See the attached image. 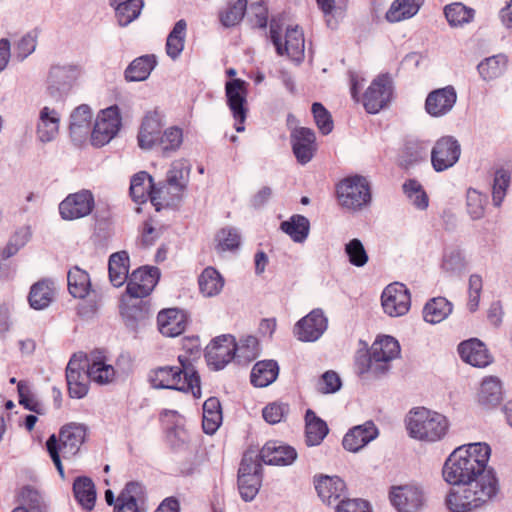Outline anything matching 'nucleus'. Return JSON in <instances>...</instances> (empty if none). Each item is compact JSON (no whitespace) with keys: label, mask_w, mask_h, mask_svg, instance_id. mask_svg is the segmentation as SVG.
<instances>
[{"label":"nucleus","mask_w":512,"mask_h":512,"mask_svg":"<svg viewBox=\"0 0 512 512\" xmlns=\"http://www.w3.org/2000/svg\"><path fill=\"white\" fill-rule=\"evenodd\" d=\"M491 448L487 443L476 442L457 447L446 459L443 477L446 482L459 485L461 482L479 480L486 475H495L487 469Z\"/></svg>","instance_id":"f257e3e1"},{"label":"nucleus","mask_w":512,"mask_h":512,"mask_svg":"<svg viewBox=\"0 0 512 512\" xmlns=\"http://www.w3.org/2000/svg\"><path fill=\"white\" fill-rule=\"evenodd\" d=\"M178 366H162L150 371L149 382L157 389H171L201 396L200 376L190 356H178Z\"/></svg>","instance_id":"f03ea898"},{"label":"nucleus","mask_w":512,"mask_h":512,"mask_svg":"<svg viewBox=\"0 0 512 512\" xmlns=\"http://www.w3.org/2000/svg\"><path fill=\"white\" fill-rule=\"evenodd\" d=\"M498 491L495 475H486L479 480L461 482L451 489L446 504L451 512H470L492 499Z\"/></svg>","instance_id":"7ed1b4c3"},{"label":"nucleus","mask_w":512,"mask_h":512,"mask_svg":"<svg viewBox=\"0 0 512 512\" xmlns=\"http://www.w3.org/2000/svg\"><path fill=\"white\" fill-rule=\"evenodd\" d=\"M450 427L446 416L425 407H417L409 412L407 430L409 435L424 442L441 441L448 434Z\"/></svg>","instance_id":"20e7f679"},{"label":"nucleus","mask_w":512,"mask_h":512,"mask_svg":"<svg viewBox=\"0 0 512 512\" xmlns=\"http://www.w3.org/2000/svg\"><path fill=\"white\" fill-rule=\"evenodd\" d=\"M86 438L84 425L69 423L63 426L58 436L52 434L47 442V451L61 477H64V468L60 453L64 459L74 457L80 450Z\"/></svg>","instance_id":"39448f33"},{"label":"nucleus","mask_w":512,"mask_h":512,"mask_svg":"<svg viewBox=\"0 0 512 512\" xmlns=\"http://www.w3.org/2000/svg\"><path fill=\"white\" fill-rule=\"evenodd\" d=\"M400 351V345L395 338L387 335L377 338L369 354L357 359L358 373H367L374 377L384 375L390 369L391 361L399 357Z\"/></svg>","instance_id":"423d86ee"},{"label":"nucleus","mask_w":512,"mask_h":512,"mask_svg":"<svg viewBox=\"0 0 512 512\" xmlns=\"http://www.w3.org/2000/svg\"><path fill=\"white\" fill-rule=\"evenodd\" d=\"M261 472L262 465L257 453L253 450L246 451L238 469V489L244 501H252L258 494L262 482Z\"/></svg>","instance_id":"0eeeda50"},{"label":"nucleus","mask_w":512,"mask_h":512,"mask_svg":"<svg viewBox=\"0 0 512 512\" xmlns=\"http://www.w3.org/2000/svg\"><path fill=\"white\" fill-rule=\"evenodd\" d=\"M340 205L349 210H360L371 200L370 186L366 178L355 175L341 180L336 188Z\"/></svg>","instance_id":"6e6552de"},{"label":"nucleus","mask_w":512,"mask_h":512,"mask_svg":"<svg viewBox=\"0 0 512 512\" xmlns=\"http://www.w3.org/2000/svg\"><path fill=\"white\" fill-rule=\"evenodd\" d=\"M270 38L279 56L287 55L295 61H300L304 57V34L298 26L287 28L284 41H282L280 26L272 23Z\"/></svg>","instance_id":"1a4fd4ad"},{"label":"nucleus","mask_w":512,"mask_h":512,"mask_svg":"<svg viewBox=\"0 0 512 512\" xmlns=\"http://www.w3.org/2000/svg\"><path fill=\"white\" fill-rule=\"evenodd\" d=\"M225 94L227 105L235 120V129L237 132L245 130V120L247 118V94L248 83L242 79H233L225 84Z\"/></svg>","instance_id":"9d476101"},{"label":"nucleus","mask_w":512,"mask_h":512,"mask_svg":"<svg viewBox=\"0 0 512 512\" xmlns=\"http://www.w3.org/2000/svg\"><path fill=\"white\" fill-rule=\"evenodd\" d=\"M85 367L86 354L83 352L73 354L65 371L68 394L71 398H84L89 391L90 379Z\"/></svg>","instance_id":"9b49d317"},{"label":"nucleus","mask_w":512,"mask_h":512,"mask_svg":"<svg viewBox=\"0 0 512 512\" xmlns=\"http://www.w3.org/2000/svg\"><path fill=\"white\" fill-rule=\"evenodd\" d=\"M121 127L120 110L117 105L101 110L91 133V143L101 147L110 142Z\"/></svg>","instance_id":"f8f14e48"},{"label":"nucleus","mask_w":512,"mask_h":512,"mask_svg":"<svg viewBox=\"0 0 512 512\" xmlns=\"http://www.w3.org/2000/svg\"><path fill=\"white\" fill-rule=\"evenodd\" d=\"M234 336L227 334L214 338L205 349V358L209 366L215 370L224 368L235 357H241Z\"/></svg>","instance_id":"ddd939ff"},{"label":"nucleus","mask_w":512,"mask_h":512,"mask_svg":"<svg viewBox=\"0 0 512 512\" xmlns=\"http://www.w3.org/2000/svg\"><path fill=\"white\" fill-rule=\"evenodd\" d=\"M393 95L392 81L388 75H380L374 79L363 94L362 102L365 110L376 114L385 108Z\"/></svg>","instance_id":"4468645a"},{"label":"nucleus","mask_w":512,"mask_h":512,"mask_svg":"<svg viewBox=\"0 0 512 512\" xmlns=\"http://www.w3.org/2000/svg\"><path fill=\"white\" fill-rule=\"evenodd\" d=\"M381 305L390 317L405 315L411 306V295L408 288L399 282L389 284L382 292Z\"/></svg>","instance_id":"2eb2a0df"},{"label":"nucleus","mask_w":512,"mask_h":512,"mask_svg":"<svg viewBox=\"0 0 512 512\" xmlns=\"http://www.w3.org/2000/svg\"><path fill=\"white\" fill-rule=\"evenodd\" d=\"M460 154V144L454 137H441L431 150V163L434 170L442 172L453 167L458 162Z\"/></svg>","instance_id":"dca6fc26"},{"label":"nucleus","mask_w":512,"mask_h":512,"mask_svg":"<svg viewBox=\"0 0 512 512\" xmlns=\"http://www.w3.org/2000/svg\"><path fill=\"white\" fill-rule=\"evenodd\" d=\"M94 196L89 190L69 194L60 204L59 213L65 220H76L89 215L94 209Z\"/></svg>","instance_id":"f3484780"},{"label":"nucleus","mask_w":512,"mask_h":512,"mask_svg":"<svg viewBox=\"0 0 512 512\" xmlns=\"http://www.w3.org/2000/svg\"><path fill=\"white\" fill-rule=\"evenodd\" d=\"M159 280L157 268H138L129 277L126 292L133 298H144L150 295Z\"/></svg>","instance_id":"a211bd4d"},{"label":"nucleus","mask_w":512,"mask_h":512,"mask_svg":"<svg viewBox=\"0 0 512 512\" xmlns=\"http://www.w3.org/2000/svg\"><path fill=\"white\" fill-rule=\"evenodd\" d=\"M327 328V318L320 309H314L301 320L294 328V334L303 342L316 341Z\"/></svg>","instance_id":"6ab92c4d"},{"label":"nucleus","mask_w":512,"mask_h":512,"mask_svg":"<svg viewBox=\"0 0 512 512\" xmlns=\"http://www.w3.org/2000/svg\"><path fill=\"white\" fill-rule=\"evenodd\" d=\"M291 145L298 163L307 164L317 150L316 135L310 128H297L291 133Z\"/></svg>","instance_id":"aec40b11"},{"label":"nucleus","mask_w":512,"mask_h":512,"mask_svg":"<svg viewBox=\"0 0 512 512\" xmlns=\"http://www.w3.org/2000/svg\"><path fill=\"white\" fill-rule=\"evenodd\" d=\"M390 500L399 512H417L423 506L424 496L418 487L405 485L394 487Z\"/></svg>","instance_id":"412c9836"},{"label":"nucleus","mask_w":512,"mask_h":512,"mask_svg":"<svg viewBox=\"0 0 512 512\" xmlns=\"http://www.w3.org/2000/svg\"><path fill=\"white\" fill-rule=\"evenodd\" d=\"M457 100L453 86L431 91L425 101V110L432 117H441L449 113Z\"/></svg>","instance_id":"4be33fe9"},{"label":"nucleus","mask_w":512,"mask_h":512,"mask_svg":"<svg viewBox=\"0 0 512 512\" xmlns=\"http://www.w3.org/2000/svg\"><path fill=\"white\" fill-rule=\"evenodd\" d=\"M458 352L464 362L474 367L484 368L493 362V357L486 345L477 338L461 342Z\"/></svg>","instance_id":"5701e85b"},{"label":"nucleus","mask_w":512,"mask_h":512,"mask_svg":"<svg viewBox=\"0 0 512 512\" xmlns=\"http://www.w3.org/2000/svg\"><path fill=\"white\" fill-rule=\"evenodd\" d=\"M258 460L268 465H290L297 457L296 450L277 441L267 442L259 453Z\"/></svg>","instance_id":"b1692460"},{"label":"nucleus","mask_w":512,"mask_h":512,"mask_svg":"<svg viewBox=\"0 0 512 512\" xmlns=\"http://www.w3.org/2000/svg\"><path fill=\"white\" fill-rule=\"evenodd\" d=\"M86 366L89 379L98 384H108L115 377V369L107 363L106 356L101 351H93L86 355Z\"/></svg>","instance_id":"393cba45"},{"label":"nucleus","mask_w":512,"mask_h":512,"mask_svg":"<svg viewBox=\"0 0 512 512\" xmlns=\"http://www.w3.org/2000/svg\"><path fill=\"white\" fill-rule=\"evenodd\" d=\"M157 324L162 335L177 337L185 331L187 317L185 313L179 309H164L158 313Z\"/></svg>","instance_id":"a878e982"},{"label":"nucleus","mask_w":512,"mask_h":512,"mask_svg":"<svg viewBox=\"0 0 512 512\" xmlns=\"http://www.w3.org/2000/svg\"><path fill=\"white\" fill-rule=\"evenodd\" d=\"M378 435V429L372 421L350 429L344 436L342 445L350 452H358Z\"/></svg>","instance_id":"bb28decb"},{"label":"nucleus","mask_w":512,"mask_h":512,"mask_svg":"<svg viewBox=\"0 0 512 512\" xmlns=\"http://www.w3.org/2000/svg\"><path fill=\"white\" fill-rule=\"evenodd\" d=\"M163 123L157 112L148 113L140 126L138 145L142 149L152 148L160 139Z\"/></svg>","instance_id":"cd10ccee"},{"label":"nucleus","mask_w":512,"mask_h":512,"mask_svg":"<svg viewBox=\"0 0 512 512\" xmlns=\"http://www.w3.org/2000/svg\"><path fill=\"white\" fill-rule=\"evenodd\" d=\"M143 497V487L137 482H128L117 497L114 512H145L138 504Z\"/></svg>","instance_id":"c85d7f7f"},{"label":"nucleus","mask_w":512,"mask_h":512,"mask_svg":"<svg viewBox=\"0 0 512 512\" xmlns=\"http://www.w3.org/2000/svg\"><path fill=\"white\" fill-rule=\"evenodd\" d=\"M315 489L324 503L337 502L345 492V483L337 476H321L315 481Z\"/></svg>","instance_id":"c756f323"},{"label":"nucleus","mask_w":512,"mask_h":512,"mask_svg":"<svg viewBox=\"0 0 512 512\" xmlns=\"http://www.w3.org/2000/svg\"><path fill=\"white\" fill-rule=\"evenodd\" d=\"M60 115L55 109L44 107L40 111L37 135L42 142L52 141L59 132Z\"/></svg>","instance_id":"7c9ffc66"},{"label":"nucleus","mask_w":512,"mask_h":512,"mask_svg":"<svg viewBox=\"0 0 512 512\" xmlns=\"http://www.w3.org/2000/svg\"><path fill=\"white\" fill-rule=\"evenodd\" d=\"M328 432L326 422L319 418L313 410L308 409L305 414L306 444L308 446L320 445Z\"/></svg>","instance_id":"2f4dec72"},{"label":"nucleus","mask_w":512,"mask_h":512,"mask_svg":"<svg viewBox=\"0 0 512 512\" xmlns=\"http://www.w3.org/2000/svg\"><path fill=\"white\" fill-rule=\"evenodd\" d=\"M55 289L53 282L47 279L39 280L34 283L28 295L30 306L35 310H42L53 301Z\"/></svg>","instance_id":"473e14b6"},{"label":"nucleus","mask_w":512,"mask_h":512,"mask_svg":"<svg viewBox=\"0 0 512 512\" xmlns=\"http://www.w3.org/2000/svg\"><path fill=\"white\" fill-rule=\"evenodd\" d=\"M477 400L479 404L484 407H493L500 403L502 400V384L499 378L489 376L481 382Z\"/></svg>","instance_id":"72a5a7b5"},{"label":"nucleus","mask_w":512,"mask_h":512,"mask_svg":"<svg viewBox=\"0 0 512 512\" xmlns=\"http://www.w3.org/2000/svg\"><path fill=\"white\" fill-rule=\"evenodd\" d=\"M76 501L86 511H91L96 502V489L93 481L86 476L77 477L73 483Z\"/></svg>","instance_id":"f704fd0d"},{"label":"nucleus","mask_w":512,"mask_h":512,"mask_svg":"<svg viewBox=\"0 0 512 512\" xmlns=\"http://www.w3.org/2000/svg\"><path fill=\"white\" fill-rule=\"evenodd\" d=\"M129 256L127 252L121 251L114 253L109 258L108 272L113 286H122L128 278Z\"/></svg>","instance_id":"c9c22d12"},{"label":"nucleus","mask_w":512,"mask_h":512,"mask_svg":"<svg viewBox=\"0 0 512 512\" xmlns=\"http://www.w3.org/2000/svg\"><path fill=\"white\" fill-rule=\"evenodd\" d=\"M222 423V409L218 398L210 397L203 404V431L208 434H214Z\"/></svg>","instance_id":"e433bc0d"},{"label":"nucleus","mask_w":512,"mask_h":512,"mask_svg":"<svg viewBox=\"0 0 512 512\" xmlns=\"http://www.w3.org/2000/svg\"><path fill=\"white\" fill-rule=\"evenodd\" d=\"M154 184L152 177L145 171L135 174L130 183V195L135 203L142 204L151 200Z\"/></svg>","instance_id":"4c0bfd02"},{"label":"nucleus","mask_w":512,"mask_h":512,"mask_svg":"<svg viewBox=\"0 0 512 512\" xmlns=\"http://www.w3.org/2000/svg\"><path fill=\"white\" fill-rule=\"evenodd\" d=\"M278 372L279 367L276 361H259L252 369L251 383L256 387H266L276 380Z\"/></svg>","instance_id":"58836bf2"},{"label":"nucleus","mask_w":512,"mask_h":512,"mask_svg":"<svg viewBox=\"0 0 512 512\" xmlns=\"http://www.w3.org/2000/svg\"><path fill=\"white\" fill-rule=\"evenodd\" d=\"M157 61L154 55H143L134 59L125 70L127 81H143L148 78Z\"/></svg>","instance_id":"ea45409f"},{"label":"nucleus","mask_w":512,"mask_h":512,"mask_svg":"<svg viewBox=\"0 0 512 512\" xmlns=\"http://www.w3.org/2000/svg\"><path fill=\"white\" fill-rule=\"evenodd\" d=\"M452 312V304L444 297L429 300L423 308V318L431 324L440 323Z\"/></svg>","instance_id":"a19ab883"},{"label":"nucleus","mask_w":512,"mask_h":512,"mask_svg":"<svg viewBox=\"0 0 512 512\" xmlns=\"http://www.w3.org/2000/svg\"><path fill=\"white\" fill-rule=\"evenodd\" d=\"M423 4V0H395L386 13L389 22H399L413 17Z\"/></svg>","instance_id":"79ce46f5"},{"label":"nucleus","mask_w":512,"mask_h":512,"mask_svg":"<svg viewBox=\"0 0 512 512\" xmlns=\"http://www.w3.org/2000/svg\"><path fill=\"white\" fill-rule=\"evenodd\" d=\"M200 292L206 297L218 295L224 286V279L213 267L205 268L198 278Z\"/></svg>","instance_id":"37998d69"},{"label":"nucleus","mask_w":512,"mask_h":512,"mask_svg":"<svg viewBox=\"0 0 512 512\" xmlns=\"http://www.w3.org/2000/svg\"><path fill=\"white\" fill-rule=\"evenodd\" d=\"M190 169L182 161H174L167 172L166 183L173 189V194L182 196L188 182Z\"/></svg>","instance_id":"c03bdc74"},{"label":"nucleus","mask_w":512,"mask_h":512,"mask_svg":"<svg viewBox=\"0 0 512 512\" xmlns=\"http://www.w3.org/2000/svg\"><path fill=\"white\" fill-rule=\"evenodd\" d=\"M68 290L75 298H84L89 293L91 283L88 273L79 267H73L67 275Z\"/></svg>","instance_id":"a18cd8bd"},{"label":"nucleus","mask_w":512,"mask_h":512,"mask_svg":"<svg viewBox=\"0 0 512 512\" xmlns=\"http://www.w3.org/2000/svg\"><path fill=\"white\" fill-rule=\"evenodd\" d=\"M444 14L451 27H462L473 21L475 10L460 2H455L445 6Z\"/></svg>","instance_id":"49530a36"},{"label":"nucleus","mask_w":512,"mask_h":512,"mask_svg":"<svg viewBox=\"0 0 512 512\" xmlns=\"http://www.w3.org/2000/svg\"><path fill=\"white\" fill-rule=\"evenodd\" d=\"M280 227L293 241L301 243L308 237L310 223L306 217L297 214L289 220L283 221Z\"/></svg>","instance_id":"de8ad7c7"},{"label":"nucleus","mask_w":512,"mask_h":512,"mask_svg":"<svg viewBox=\"0 0 512 512\" xmlns=\"http://www.w3.org/2000/svg\"><path fill=\"white\" fill-rule=\"evenodd\" d=\"M186 27L185 20L177 21L167 37L166 53L173 60L177 59L184 49Z\"/></svg>","instance_id":"09e8293b"},{"label":"nucleus","mask_w":512,"mask_h":512,"mask_svg":"<svg viewBox=\"0 0 512 512\" xmlns=\"http://www.w3.org/2000/svg\"><path fill=\"white\" fill-rule=\"evenodd\" d=\"M506 69L507 58L501 54L486 58L478 65L479 74L487 81L500 77Z\"/></svg>","instance_id":"8fccbe9b"},{"label":"nucleus","mask_w":512,"mask_h":512,"mask_svg":"<svg viewBox=\"0 0 512 512\" xmlns=\"http://www.w3.org/2000/svg\"><path fill=\"white\" fill-rule=\"evenodd\" d=\"M115 11L120 26H127L134 21L140 14L143 1L142 0H125L117 1Z\"/></svg>","instance_id":"3c124183"},{"label":"nucleus","mask_w":512,"mask_h":512,"mask_svg":"<svg viewBox=\"0 0 512 512\" xmlns=\"http://www.w3.org/2000/svg\"><path fill=\"white\" fill-rule=\"evenodd\" d=\"M18 507H24L29 512H46L47 507L40 493L29 487H23L18 495Z\"/></svg>","instance_id":"603ef678"},{"label":"nucleus","mask_w":512,"mask_h":512,"mask_svg":"<svg viewBox=\"0 0 512 512\" xmlns=\"http://www.w3.org/2000/svg\"><path fill=\"white\" fill-rule=\"evenodd\" d=\"M92 121V111L91 108L82 104L78 106L71 114L70 121V131L73 134H83L88 133L90 130Z\"/></svg>","instance_id":"864d4df0"},{"label":"nucleus","mask_w":512,"mask_h":512,"mask_svg":"<svg viewBox=\"0 0 512 512\" xmlns=\"http://www.w3.org/2000/svg\"><path fill=\"white\" fill-rule=\"evenodd\" d=\"M247 0H236L228 4L220 14V21L225 27H231L239 23L246 11Z\"/></svg>","instance_id":"5fc2aeb1"},{"label":"nucleus","mask_w":512,"mask_h":512,"mask_svg":"<svg viewBox=\"0 0 512 512\" xmlns=\"http://www.w3.org/2000/svg\"><path fill=\"white\" fill-rule=\"evenodd\" d=\"M182 196H176L173 194V189L166 182L160 187L155 188L152 192L151 203L155 206L156 210L159 211L163 207L175 205Z\"/></svg>","instance_id":"6e6d98bb"},{"label":"nucleus","mask_w":512,"mask_h":512,"mask_svg":"<svg viewBox=\"0 0 512 512\" xmlns=\"http://www.w3.org/2000/svg\"><path fill=\"white\" fill-rule=\"evenodd\" d=\"M345 253L349 262L355 267H363L368 263L369 256L362 242L354 238L345 245Z\"/></svg>","instance_id":"4d7b16f0"},{"label":"nucleus","mask_w":512,"mask_h":512,"mask_svg":"<svg viewBox=\"0 0 512 512\" xmlns=\"http://www.w3.org/2000/svg\"><path fill=\"white\" fill-rule=\"evenodd\" d=\"M510 184V174L504 169H499L495 172L492 199L495 206H500L504 200L507 188Z\"/></svg>","instance_id":"13d9d810"},{"label":"nucleus","mask_w":512,"mask_h":512,"mask_svg":"<svg viewBox=\"0 0 512 512\" xmlns=\"http://www.w3.org/2000/svg\"><path fill=\"white\" fill-rule=\"evenodd\" d=\"M487 196L475 189L467 191V211L471 218L480 219L484 215Z\"/></svg>","instance_id":"bf43d9fd"},{"label":"nucleus","mask_w":512,"mask_h":512,"mask_svg":"<svg viewBox=\"0 0 512 512\" xmlns=\"http://www.w3.org/2000/svg\"><path fill=\"white\" fill-rule=\"evenodd\" d=\"M312 114L319 131L327 135L333 130V120L330 112L319 102L312 104Z\"/></svg>","instance_id":"052dcab7"},{"label":"nucleus","mask_w":512,"mask_h":512,"mask_svg":"<svg viewBox=\"0 0 512 512\" xmlns=\"http://www.w3.org/2000/svg\"><path fill=\"white\" fill-rule=\"evenodd\" d=\"M183 142V132L179 127H170L160 136L159 144L164 152L176 151Z\"/></svg>","instance_id":"680f3d73"},{"label":"nucleus","mask_w":512,"mask_h":512,"mask_svg":"<svg viewBox=\"0 0 512 512\" xmlns=\"http://www.w3.org/2000/svg\"><path fill=\"white\" fill-rule=\"evenodd\" d=\"M218 252L233 251L240 245V236L233 229H222L217 235Z\"/></svg>","instance_id":"e2e57ef3"},{"label":"nucleus","mask_w":512,"mask_h":512,"mask_svg":"<svg viewBox=\"0 0 512 512\" xmlns=\"http://www.w3.org/2000/svg\"><path fill=\"white\" fill-rule=\"evenodd\" d=\"M82 69L78 65L54 67L51 76L58 79L63 85H72L81 75Z\"/></svg>","instance_id":"0e129e2a"},{"label":"nucleus","mask_w":512,"mask_h":512,"mask_svg":"<svg viewBox=\"0 0 512 512\" xmlns=\"http://www.w3.org/2000/svg\"><path fill=\"white\" fill-rule=\"evenodd\" d=\"M427 157V147L418 142L409 143L405 147V152L402 157L403 165L407 168L415 163H418Z\"/></svg>","instance_id":"69168bd1"},{"label":"nucleus","mask_w":512,"mask_h":512,"mask_svg":"<svg viewBox=\"0 0 512 512\" xmlns=\"http://www.w3.org/2000/svg\"><path fill=\"white\" fill-rule=\"evenodd\" d=\"M342 382L339 375L329 370L322 374L317 382V390L322 394H331L341 388Z\"/></svg>","instance_id":"338daca9"},{"label":"nucleus","mask_w":512,"mask_h":512,"mask_svg":"<svg viewBox=\"0 0 512 512\" xmlns=\"http://www.w3.org/2000/svg\"><path fill=\"white\" fill-rule=\"evenodd\" d=\"M288 405L278 402L269 403L262 410L264 420L269 424L280 423L288 414Z\"/></svg>","instance_id":"774afa93"}]
</instances>
